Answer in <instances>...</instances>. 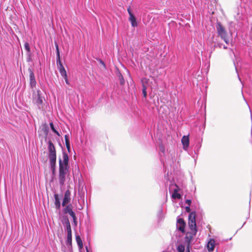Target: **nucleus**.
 <instances>
[{
    "mask_svg": "<svg viewBox=\"0 0 252 252\" xmlns=\"http://www.w3.org/2000/svg\"><path fill=\"white\" fill-rule=\"evenodd\" d=\"M196 214L195 212L190 213L189 215L188 225L191 232H187L185 237V243L187 247H190L192 240L197 233L195 220Z\"/></svg>",
    "mask_w": 252,
    "mask_h": 252,
    "instance_id": "1",
    "label": "nucleus"
},
{
    "mask_svg": "<svg viewBox=\"0 0 252 252\" xmlns=\"http://www.w3.org/2000/svg\"><path fill=\"white\" fill-rule=\"evenodd\" d=\"M68 156L63 152V160L59 159V180L60 185L63 186L65 181V176L68 171Z\"/></svg>",
    "mask_w": 252,
    "mask_h": 252,
    "instance_id": "2",
    "label": "nucleus"
},
{
    "mask_svg": "<svg viewBox=\"0 0 252 252\" xmlns=\"http://www.w3.org/2000/svg\"><path fill=\"white\" fill-rule=\"evenodd\" d=\"M49 158L50 162L51 169L54 171L55 169L56 163V152L53 143L49 141L48 142Z\"/></svg>",
    "mask_w": 252,
    "mask_h": 252,
    "instance_id": "3",
    "label": "nucleus"
},
{
    "mask_svg": "<svg viewBox=\"0 0 252 252\" xmlns=\"http://www.w3.org/2000/svg\"><path fill=\"white\" fill-rule=\"evenodd\" d=\"M216 29L218 34L221 37V38H224L225 36H227V32L226 30L220 22L217 23Z\"/></svg>",
    "mask_w": 252,
    "mask_h": 252,
    "instance_id": "4",
    "label": "nucleus"
},
{
    "mask_svg": "<svg viewBox=\"0 0 252 252\" xmlns=\"http://www.w3.org/2000/svg\"><path fill=\"white\" fill-rule=\"evenodd\" d=\"M185 226H186V222L182 218H177L176 227L177 229L180 230L182 233H185Z\"/></svg>",
    "mask_w": 252,
    "mask_h": 252,
    "instance_id": "5",
    "label": "nucleus"
},
{
    "mask_svg": "<svg viewBox=\"0 0 252 252\" xmlns=\"http://www.w3.org/2000/svg\"><path fill=\"white\" fill-rule=\"evenodd\" d=\"M71 192L69 190L67 189L65 191L64 195V197L62 202V206H65L66 204H68L71 200Z\"/></svg>",
    "mask_w": 252,
    "mask_h": 252,
    "instance_id": "6",
    "label": "nucleus"
},
{
    "mask_svg": "<svg viewBox=\"0 0 252 252\" xmlns=\"http://www.w3.org/2000/svg\"><path fill=\"white\" fill-rule=\"evenodd\" d=\"M30 72V86L31 88H33L36 85V82L34 77V74L32 69H29Z\"/></svg>",
    "mask_w": 252,
    "mask_h": 252,
    "instance_id": "7",
    "label": "nucleus"
},
{
    "mask_svg": "<svg viewBox=\"0 0 252 252\" xmlns=\"http://www.w3.org/2000/svg\"><path fill=\"white\" fill-rule=\"evenodd\" d=\"M182 143L184 149H187L189 145V138L188 136H184L182 138Z\"/></svg>",
    "mask_w": 252,
    "mask_h": 252,
    "instance_id": "8",
    "label": "nucleus"
},
{
    "mask_svg": "<svg viewBox=\"0 0 252 252\" xmlns=\"http://www.w3.org/2000/svg\"><path fill=\"white\" fill-rule=\"evenodd\" d=\"M63 224L64 226H66V230L67 231V234H72L71 226L68 219H66L63 222Z\"/></svg>",
    "mask_w": 252,
    "mask_h": 252,
    "instance_id": "9",
    "label": "nucleus"
},
{
    "mask_svg": "<svg viewBox=\"0 0 252 252\" xmlns=\"http://www.w3.org/2000/svg\"><path fill=\"white\" fill-rule=\"evenodd\" d=\"M128 20L130 22L131 26L133 27H136L137 26V23L133 14H131V15H130V16H129Z\"/></svg>",
    "mask_w": 252,
    "mask_h": 252,
    "instance_id": "10",
    "label": "nucleus"
},
{
    "mask_svg": "<svg viewBox=\"0 0 252 252\" xmlns=\"http://www.w3.org/2000/svg\"><path fill=\"white\" fill-rule=\"evenodd\" d=\"M215 241L214 239H210L208 242L207 248L209 251H213L215 247Z\"/></svg>",
    "mask_w": 252,
    "mask_h": 252,
    "instance_id": "11",
    "label": "nucleus"
},
{
    "mask_svg": "<svg viewBox=\"0 0 252 252\" xmlns=\"http://www.w3.org/2000/svg\"><path fill=\"white\" fill-rule=\"evenodd\" d=\"M55 198V205L57 209H59L61 207V203L59 195L57 194H54Z\"/></svg>",
    "mask_w": 252,
    "mask_h": 252,
    "instance_id": "12",
    "label": "nucleus"
},
{
    "mask_svg": "<svg viewBox=\"0 0 252 252\" xmlns=\"http://www.w3.org/2000/svg\"><path fill=\"white\" fill-rule=\"evenodd\" d=\"M141 81L143 83L142 93L143 94V96L144 97H146V96H147V92H146L147 87L145 85V82H147V79L146 78H143Z\"/></svg>",
    "mask_w": 252,
    "mask_h": 252,
    "instance_id": "13",
    "label": "nucleus"
},
{
    "mask_svg": "<svg viewBox=\"0 0 252 252\" xmlns=\"http://www.w3.org/2000/svg\"><path fill=\"white\" fill-rule=\"evenodd\" d=\"M58 69L59 70V71L62 76H66V75H67L66 70L63 67L62 63H61L60 65L58 66Z\"/></svg>",
    "mask_w": 252,
    "mask_h": 252,
    "instance_id": "14",
    "label": "nucleus"
},
{
    "mask_svg": "<svg viewBox=\"0 0 252 252\" xmlns=\"http://www.w3.org/2000/svg\"><path fill=\"white\" fill-rule=\"evenodd\" d=\"M76 241L79 249H82L83 247L82 241L79 235H76Z\"/></svg>",
    "mask_w": 252,
    "mask_h": 252,
    "instance_id": "15",
    "label": "nucleus"
},
{
    "mask_svg": "<svg viewBox=\"0 0 252 252\" xmlns=\"http://www.w3.org/2000/svg\"><path fill=\"white\" fill-rule=\"evenodd\" d=\"M37 96V98L35 101V103L37 105H39L43 103V100H42V98L39 92H38Z\"/></svg>",
    "mask_w": 252,
    "mask_h": 252,
    "instance_id": "16",
    "label": "nucleus"
},
{
    "mask_svg": "<svg viewBox=\"0 0 252 252\" xmlns=\"http://www.w3.org/2000/svg\"><path fill=\"white\" fill-rule=\"evenodd\" d=\"M66 245L71 247L72 246V234H69L67 235V238L66 240Z\"/></svg>",
    "mask_w": 252,
    "mask_h": 252,
    "instance_id": "17",
    "label": "nucleus"
},
{
    "mask_svg": "<svg viewBox=\"0 0 252 252\" xmlns=\"http://www.w3.org/2000/svg\"><path fill=\"white\" fill-rule=\"evenodd\" d=\"M172 197L174 199H180L181 197V195L178 193V190L177 189H174V192L172 195Z\"/></svg>",
    "mask_w": 252,
    "mask_h": 252,
    "instance_id": "18",
    "label": "nucleus"
},
{
    "mask_svg": "<svg viewBox=\"0 0 252 252\" xmlns=\"http://www.w3.org/2000/svg\"><path fill=\"white\" fill-rule=\"evenodd\" d=\"M72 211L71 205H67L63 209V212L65 214L69 213L70 211Z\"/></svg>",
    "mask_w": 252,
    "mask_h": 252,
    "instance_id": "19",
    "label": "nucleus"
},
{
    "mask_svg": "<svg viewBox=\"0 0 252 252\" xmlns=\"http://www.w3.org/2000/svg\"><path fill=\"white\" fill-rule=\"evenodd\" d=\"M177 249L179 252H184L185 246L182 244H180L178 246Z\"/></svg>",
    "mask_w": 252,
    "mask_h": 252,
    "instance_id": "20",
    "label": "nucleus"
},
{
    "mask_svg": "<svg viewBox=\"0 0 252 252\" xmlns=\"http://www.w3.org/2000/svg\"><path fill=\"white\" fill-rule=\"evenodd\" d=\"M50 127L52 129V130L58 136H60V133H59V132L58 131H57L55 128H54V125H53V123L52 122L50 123Z\"/></svg>",
    "mask_w": 252,
    "mask_h": 252,
    "instance_id": "21",
    "label": "nucleus"
},
{
    "mask_svg": "<svg viewBox=\"0 0 252 252\" xmlns=\"http://www.w3.org/2000/svg\"><path fill=\"white\" fill-rule=\"evenodd\" d=\"M24 47H25V49L26 50V51L28 53H30L31 52V49H30V45H29V44L28 42L25 43V44H24Z\"/></svg>",
    "mask_w": 252,
    "mask_h": 252,
    "instance_id": "22",
    "label": "nucleus"
},
{
    "mask_svg": "<svg viewBox=\"0 0 252 252\" xmlns=\"http://www.w3.org/2000/svg\"><path fill=\"white\" fill-rule=\"evenodd\" d=\"M119 79L120 80V84L121 85H124L125 84V80L123 76L121 74L119 76Z\"/></svg>",
    "mask_w": 252,
    "mask_h": 252,
    "instance_id": "23",
    "label": "nucleus"
},
{
    "mask_svg": "<svg viewBox=\"0 0 252 252\" xmlns=\"http://www.w3.org/2000/svg\"><path fill=\"white\" fill-rule=\"evenodd\" d=\"M65 138V143H69V136L68 134H66L64 136Z\"/></svg>",
    "mask_w": 252,
    "mask_h": 252,
    "instance_id": "24",
    "label": "nucleus"
},
{
    "mask_svg": "<svg viewBox=\"0 0 252 252\" xmlns=\"http://www.w3.org/2000/svg\"><path fill=\"white\" fill-rule=\"evenodd\" d=\"M57 63L58 65V66L60 65L61 63H62L60 60V55L57 56Z\"/></svg>",
    "mask_w": 252,
    "mask_h": 252,
    "instance_id": "25",
    "label": "nucleus"
},
{
    "mask_svg": "<svg viewBox=\"0 0 252 252\" xmlns=\"http://www.w3.org/2000/svg\"><path fill=\"white\" fill-rule=\"evenodd\" d=\"M56 46V52H57V56H60V52H59V46L57 43L55 44Z\"/></svg>",
    "mask_w": 252,
    "mask_h": 252,
    "instance_id": "26",
    "label": "nucleus"
},
{
    "mask_svg": "<svg viewBox=\"0 0 252 252\" xmlns=\"http://www.w3.org/2000/svg\"><path fill=\"white\" fill-rule=\"evenodd\" d=\"M65 145L66 147V148L69 152H70V142L69 143H65Z\"/></svg>",
    "mask_w": 252,
    "mask_h": 252,
    "instance_id": "27",
    "label": "nucleus"
},
{
    "mask_svg": "<svg viewBox=\"0 0 252 252\" xmlns=\"http://www.w3.org/2000/svg\"><path fill=\"white\" fill-rule=\"evenodd\" d=\"M224 41V42L227 44H228L229 43V41L227 39V36H224V38H221Z\"/></svg>",
    "mask_w": 252,
    "mask_h": 252,
    "instance_id": "28",
    "label": "nucleus"
},
{
    "mask_svg": "<svg viewBox=\"0 0 252 252\" xmlns=\"http://www.w3.org/2000/svg\"><path fill=\"white\" fill-rule=\"evenodd\" d=\"M63 78L64 79L65 81V83H66L67 84L69 85V81H68V79H67V75H66V76H65V77H64V76H63Z\"/></svg>",
    "mask_w": 252,
    "mask_h": 252,
    "instance_id": "29",
    "label": "nucleus"
},
{
    "mask_svg": "<svg viewBox=\"0 0 252 252\" xmlns=\"http://www.w3.org/2000/svg\"><path fill=\"white\" fill-rule=\"evenodd\" d=\"M159 149H160V151L161 152H162V153H164V147H163V146L160 145V146H159Z\"/></svg>",
    "mask_w": 252,
    "mask_h": 252,
    "instance_id": "30",
    "label": "nucleus"
},
{
    "mask_svg": "<svg viewBox=\"0 0 252 252\" xmlns=\"http://www.w3.org/2000/svg\"><path fill=\"white\" fill-rule=\"evenodd\" d=\"M186 211L187 212H189L190 211V209L189 206L186 207Z\"/></svg>",
    "mask_w": 252,
    "mask_h": 252,
    "instance_id": "31",
    "label": "nucleus"
},
{
    "mask_svg": "<svg viewBox=\"0 0 252 252\" xmlns=\"http://www.w3.org/2000/svg\"><path fill=\"white\" fill-rule=\"evenodd\" d=\"M68 214L71 217H72L74 215H75V213L73 211H70V212Z\"/></svg>",
    "mask_w": 252,
    "mask_h": 252,
    "instance_id": "32",
    "label": "nucleus"
},
{
    "mask_svg": "<svg viewBox=\"0 0 252 252\" xmlns=\"http://www.w3.org/2000/svg\"><path fill=\"white\" fill-rule=\"evenodd\" d=\"M127 12H128L129 16H130V15H131V14H133L131 12L130 7L127 8Z\"/></svg>",
    "mask_w": 252,
    "mask_h": 252,
    "instance_id": "33",
    "label": "nucleus"
},
{
    "mask_svg": "<svg viewBox=\"0 0 252 252\" xmlns=\"http://www.w3.org/2000/svg\"><path fill=\"white\" fill-rule=\"evenodd\" d=\"M191 201L190 200H189V199H187L186 201V203L187 204H188L189 206H190V204H191Z\"/></svg>",
    "mask_w": 252,
    "mask_h": 252,
    "instance_id": "34",
    "label": "nucleus"
},
{
    "mask_svg": "<svg viewBox=\"0 0 252 252\" xmlns=\"http://www.w3.org/2000/svg\"><path fill=\"white\" fill-rule=\"evenodd\" d=\"M72 218L73 219V221H76V220H77V218L75 215H74Z\"/></svg>",
    "mask_w": 252,
    "mask_h": 252,
    "instance_id": "35",
    "label": "nucleus"
},
{
    "mask_svg": "<svg viewBox=\"0 0 252 252\" xmlns=\"http://www.w3.org/2000/svg\"><path fill=\"white\" fill-rule=\"evenodd\" d=\"M190 247H187V250H186V252H190Z\"/></svg>",
    "mask_w": 252,
    "mask_h": 252,
    "instance_id": "36",
    "label": "nucleus"
},
{
    "mask_svg": "<svg viewBox=\"0 0 252 252\" xmlns=\"http://www.w3.org/2000/svg\"><path fill=\"white\" fill-rule=\"evenodd\" d=\"M73 223L75 225H77V220H76V221H73Z\"/></svg>",
    "mask_w": 252,
    "mask_h": 252,
    "instance_id": "37",
    "label": "nucleus"
},
{
    "mask_svg": "<svg viewBox=\"0 0 252 252\" xmlns=\"http://www.w3.org/2000/svg\"><path fill=\"white\" fill-rule=\"evenodd\" d=\"M223 49H227V47L226 46H225V45H223Z\"/></svg>",
    "mask_w": 252,
    "mask_h": 252,
    "instance_id": "38",
    "label": "nucleus"
},
{
    "mask_svg": "<svg viewBox=\"0 0 252 252\" xmlns=\"http://www.w3.org/2000/svg\"><path fill=\"white\" fill-rule=\"evenodd\" d=\"M86 249L87 252H89V250L88 249L87 246L86 247Z\"/></svg>",
    "mask_w": 252,
    "mask_h": 252,
    "instance_id": "39",
    "label": "nucleus"
},
{
    "mask_svg": "<svg viewBox=\"0 0 252 252\" xmlns=\"http://www.w3.org/2000/svg\"><path fill=\"white\" fill-rule=\"evenodd\" d=\"M238 77H239V79L241 81V79H240V78L239 77V76H238Z\"/></svg>",
    "mask_w": 252,
    "mask_h": 252,
    "instance_id": "40",
    "label": "nucleus"
}]
</instances>
